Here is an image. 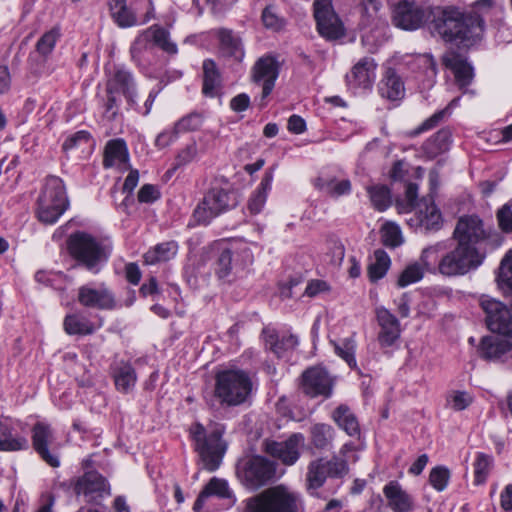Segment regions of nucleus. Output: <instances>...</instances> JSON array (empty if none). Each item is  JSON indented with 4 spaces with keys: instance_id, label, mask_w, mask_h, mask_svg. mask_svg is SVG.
Here are the masks:
<instances>
[{
    "instance_id": "obj_1",
    "label": "nucleus",
    "mask_w": 512,
    "mask_h": 512,
    "mask_svg": "<svg viewBox=\"0 0 512 512\" xmlns=\"http://www.w3.org/2000/svg\"><path fill=\"white\" fill-rule=\"evenodd\" d=\"M484 20L479 16L463 13L460 9L448 6L437 7L429 28L447 43L468 48L481 40L484 33Z\"/></svg>"
},
{
    "instance_id": "obj_2",
    "label": "nucleus",
    "mask_w": 512,
    "mask_h": 512,
    "mask_svg": "<svg viewBox=\"0 0 512 512\" xmlns=\"http://www.w3.org/2000/svg\"><path fill=\"white\" fill-rule=\"evenodd\" d=\"M224 432V425L215 422H210L207 427L197 422L190 427L195 450L198 452L204 468L210 472L219 468L226 452L227 444L222 439Z\"/></svg>"
},
{
    "instance_id": "obj_3",
    "label": "nucleus",
    "mask_w": 512,
    "mask_h": 512,
    "mask_svg": "<svg viewBox=\"0 0 512 512\" xmlns=\"http://www.w3.org/2000/svg\"><path fill=\"white\" fill-rule=\"evenodd\" d=\"M69 206L63 181L47 177L37 200L36 214L44 224H54Z\"/></svg>"
},
{
    "instance_id": "obj_4",
    "label": "nucleus",
    "mask_w": 512,
    "mask_h": 512,
    "mask_svg": "<svg viewBox=\"0 0 512 512\" xmlns=\"http://www.w3.org/2000/svg\"><path fill=\"white\" fill-rule=\"evenodd\" d=\"M298 503L295 492L277 485L247 499L244 512H298Z\"/></svg>"
},
{
    "instance_id": "obj_5",
    "label": "nucleus",
    "mask_w": 512,
    "mask_h": 512,
    "mask_svg": "<svg viewBox=\"0 0 512 512\" xmlns=\"http://www.w3.org/2000/svg\"><path fill=\"white\" fill-rule=\"evenodd\" d=\"M252 390L249 376L240 370H227L217 374L215 396L221 403L237 406L246 401Z\"/></svg>"
},
{
    "instance_id": "obj_6",
    "label": "nucleus",
    "mask_w": 512,
    "mask_h": 512,
    "mask_svg": "<svg viewBox=\"0 0 512 512\" xmlns=\"http://www.w3.org/2000/svg\"><path fill=\"white\" fill-rule=\"evenodd\" d=\"M349 472L346 459L333 455L330 459L319 457L312 460L307 467L306 488L310 494H314L321 488L326 479L343 478Z\"/></svg>"
},
{
    "instance_id": "obj_7",
    "label": "nucleus",
    "mask_w": 512,
    "mask_h": 512,
    "mask_svg": "<svg viewBox=\"0 0 512 512\" xmlns=\"http://www.w3.org/2000/svg\"><path fill=\"white\" fill-rule=\"evenodd\" d=\"M484 256L478 248L457 243L456 247L438 262V270L445 276L464 275L481 265Z\"/></svg>"
},
{
    "instance_id": "obj_8",
    "label": "nucleus",
    "mask_w": 512,
    "mask_h": 512,
    "mask_svg": "<svg viewBox=\"0 0 512 512\" xmlns=\"http://www.w3.org/2000/svg\"><path fill=\"white\" fill-rule=\"evenodd\" d=\"M31 446L38 457L51 468L61 466L60 444L52 426L44 421L36 422L31 428Z\"/></svg>"
},
{
    "instance_id": "obj_9",
    "label": "nucleus",
    "mask_w": 512,
    "mask_h": 512,
    "mask_svg": "<svg viewBox=\"0 0 512 512\" xmlns=\"http://www.w3.org/2000/svg\"><path fill=\"white\" fill-rule=\"evenodd\" d=\"M276 473L274 462L262 457L253 456L241 461L237 466L240 482L250 490H257L270 482Z\"/></svg>"
},
{
    "instance_id": "obj_10",
    "label": "nucleus",
    "mask_w": 512,
    "mask_h": 512,
    "mask_svg": "<svg viewBox=\"0 0 512 512\" xmlns=\"http://www.w3.org/2000/svg\"><path fill=\"white\" fill-rule=\"evenodd\" d=\"M237 204L233 194L222 188H212L197 205L193 216L197 223L208 224L213 218Z\"/></svg>"
},
{
    "instance_id": "obj_11",
    "label": "nucleus",
    "mask_w": 512,
    "mask_h": 512,
    "mask_svg": "<svg viewBox=\"0 0 512 512\" xmlns=\"http://www.w3.org/2000/svg\"><path fill=\"white\" fill-rule=\"evenodd\" d=\"M75 496L93 504L96 499V459L89 454L80 462V473L75 476ZM77 512H96L94 505L81 507Z\"/></svg>"
},
{
    "instance_id": "obj_12",
    "label": "nucleus",
    "mask_w": 512,
    "mask_h": 512,
    "mask_svg": "<svg viewBox=\"0 0 512 512\" xmlns=\"http://www.w3.org/2000/svg\"><path fill=\"white\" fill-rule=\"evenodd\" d=\"M314 17L319 34L328 41L345 36V28L332 7V0H315Z\"/></svg>"
},
{
    "instance_id": "obj_13",
    "label": "nucleus",
    "mask_w": 512,
    "mask_h": 512,
    "mask_svg": "<svg viewBox=\"0 0 512 512\" xmlns=\"http://www.w3.org/2000/svg\"><path fill=\"white\" fill-rule=\"evenodd\" d=\"M480 306L486 317L485 321L489 330L512 338V313L502 302L482 296Z\"/></svg>"
},
{
    "instance_id": "obj_14",
    "label": "nucleus",
    "mask_w": 512,
    "mask_h": 512,
    "mask_svg": "<svg viewBox=\"0 0 512 512\" xmlns=\"http://www.w3.org/2000/svg\"><path fill=\"white\" fill-rule=\"evenodd\" d=\"M107 93L108 100L105 105L106 109L104 117L108 120H113L117 115V94H124L131 105L135 103V93L131 74L124 69H117L113 76L108 80Z\"/></svg>"
},
{
    "instance_id": "obj_15",
    "label": "nucleus",
    "mask_w": 512,
    "mask_h": 512,
    "mask_svg": "<svg viewBox=\"0 0 512 512\" xmlns=\"http://www.w3.org/2000/svg\"><path fill=\"white\" fill-rule=\"evenodd\" d=\"M70 256L76 261V266L92 270L96 266V239L85 232H74L67 240Z\"/></svg>"
},
{
    "instance_id": "obj_16",
    "label": "nucleus",
    "mask_w": 512,
    "mask_h": 512,
    "mask_svg": "<svg viewBox=\"0 0 512 512\" xmlns=\"http://www.w3.org/2000/svg\"><path fill=\"white\" fill-rule=\"evenodd\" d=\"M488 235L483 221L477 215H464L458 219L452 237L457 243L477 248Z\"/></svg>"
},
{
    "instance_id": "obj_17",
    "label": "nucleus",
    "mask_w": 512,
    "mask_h": 512,
    "mask_svg": "<svg viewBox=\"0 0 512 512\" xmlns=\"http://www.w3.org/2000/svg\"><path fill=\"white\" fill-rule=\"evenodd\" d=\"M302 433H293L285 441L265 440L264 451L278 459L282 464L291 466L300 458V448L304 445Z\"/></svg>"
},
{
    "instance_id": "obj_18",
    "label": "nucleus",
    "mask_w": 512,
    "mask_h": 512,
    "mask_svg": "<svg viewBox=\"0 0 512 512\" xmlns=\"http://www.w3.org/2000/svg\"><path fill=\"white\" fill-rule=\"evenodd\" d=\"M301 389L310 397H329L332 393V379L326 370L312 367L305 370L301 376Z\"/></svg>"
},
{
    "instance_id": "obj_19",
    "label": "nucleus",
    "mask_w": 512,
    "mask_h": 512,
    "mask_svg": "<svg viewBox=\"0 0 512 512\" xmlns=\"http://www.w3.org/2000/svg\"><path fill=\"white\" fill-rule=\"evenodd\" d=\"M425 11L416 3L404 0L393 10V24L403 30L418 29L425 21Z\"/></svg>"
},
{
    "instance_id": "obj_20",
    "label": "nucleus",
    "mask_w": 512,
    "mask_h": 512,
    "mask_svg": "<svg viewBox=\"0 0 512 512\" xmlns=\"http://www.w3.org/2000/svg\"><path fill=\"white\" fill-rule=\"evenodd\" d=\"M279 75V65L272 56H265L255 63L252 79L255 83L263 82L262 99H265L273 90Z\"/></svg>"
},
{
    "instance_id": "obj_21",
    "label": "nucleus",
    "mask_w": 512,
    "mask_h": 512,
    "mask_svg": "<svg viewBox=\"0 0 512 512\" xmlns=\"http://www.w3.org/2000/svg\"><path fill=\"white\" fill-rule=\"evenodd\" d=\"M377 64L371 57L360 59L346 75V82L350 89H369L375 80Z\"/></svg>"
},
{
    "instance_id": "obj_22",
    "label": "nucleus",
    "mask_w": 512,
    "mask_h": 512,
    "mask_svg": "<svg viewBox=\"0 0 512 512\" xmlns=\"http://www.w3.org/2000/svg\"><path fill=\"white\" fill-rule=\"evenodd\" d=\"M480 356L489 361H506L512 357V342L499 336H485L479 346Z\"/></svg>"
},
{
    "instance_id": "obj_23",
    "label": "nucleus",
    "mask_w": 512,
    "mask_h": 512,
    "mask_svg": "<svg viewBox=\"0 0 512 512\" xmlns=\"http://www.w3.org/2000/svg\"><path fill=\"white\" fill-rule=\"evenodd\" d=\"M376 317L380 326L378 341L381 347H390L400 337V323L398 319L386 308L376 309Z\"/></svg>"
},
{
    "instance_id": "obj_24",
    "label": "nucleus",
    "mask_w": 512,
    "mask_h": 512,
    "mask_svg": "<svg viewBox=\"0 0 512 512\" xmlns=\"http://www.w3.org/2000/svg\"><path fill=\"white\" fill-rule=\"evenodd\" d=\"M442 64L453 72L460 89L470 85L474 77L473 68L461 55L455 52L446 53L442 57Z\"/></svg>"
},
{
    "instance_id": "obj_25",
    "label": "nucleus",
    "mask_w": 512,
    "mask_h": 512,
    "mask_svg": "<svg viewBox=\"0 0 512 512\" xmlns=\"http://www.w3.org/2000/svg\"><path fill=\"white\" fill-rule=\"evenodd\" d=\"M417 224L425 231H437L442 226V216L432 197H424L418 204Z\"/></svg>"
},
{
    "instance_id": "obj_26",
    "label": "nucleus",
    "mask_w": 512,
    "mask_h": 512,
    "mask_svg": "<svg viewBox=\"0 0 512 512\" xmlns=\"http://www.w3.org/2000/svg\"><path fill=\"white\" fill-rule=\"evenodd\" d=\"M103 165L104 167H129V152L126 142L121 139L109 140L103 152Z\"/></svg>"
},
{
    "instance_id": "obj_27",
    "label": "nucleus",
    "mask_w": 512,
    "mask_h": 512,
    "mask_svg": "<svg viewBox=\"0 0 512 512\" xmlns=\"http://www.w3.org/2000/svg\"><path fill=\"white\" fill-rule=\"evenodd\" d=\"M331 417L337 426L345 431L347 435L354 438H360L361 429L359 421L349 406L345 404L339 405L334 409Z\"/></svg>"
},
{
    "instance_id": "obj_28",
    "label": "nucleus",
    "mask_w": 512,
    "mask_h": 512,
    "mask_svg": "<svg viewBox=\"0 0 512 512\" xmlns=\"http://www.w3.org/2000/svg\"><path fill=\"white\" fill-rule=\"evenodd\" d=\"M388 506L394 512H409L413 508L411 497L401 488L398 482L391 481L383 489Z\"/></svg>"
},
{
    "instance_id": "obj_29",
    "label": "nucleus",
    "mask_w": 512,
    "mask_h": 512,
    "mask_svg": "<svg viewBox=\"0 0 512 512\" xmlns=\"http://www.w3.org/2000/svg\"><path fill=\"white\" fill-rule=\"evenodd\" d=\"M335 438V429L327 423H315L309 428V442L318 451L330 450Z\"/></svg>"
},
{
    "instance_id": "obj_30",
    "label": "nucleus",
    "mask_w": 512,
    "mask_h": 512,
    "mask_svg": "<svg viewBox=\"0 0 512 512\" xmlns=\"http://www.w3.org/2000/svg\"><path fill=\"white\" fill-rule=\"evenodd\" d=\"M13 430L9 423L0 420V451L17 452L29 448L28 439L23 435L14 434Z\"/></svg>"
},
{
    "instance_id": "obj_31",
    "label": "nucleus",
    "mask_w": 512,
    "mask_h": 512,
    "mask_svg": "<svg viewBox=\"0 0 512 512\" xmlns=\"http://www.w3.org/2000/svg\"><path fill=\"white\" fill-rule=\"evenodd\" d=\"M379 93L383 98L390 101L400 100L404 97V83L394 69L388 68L386 70L384 78L379 85Z\"/></svg>"
},
{
    "instance_id": "obj_32",
    "label": "nucleus",
    "mask_w": 512,
    "mask_h": 512,
    "mask_svg": "<svg viewBox=\"0 0 512 512\" xmlns=\"http://www.w3.org/2000/svg\"><path fill=\"white\" fill-rule=\"evenodd\" d=\"M263 334L266 347L277 357L284 356L298 345L297 337L292 334L280 337L276 332L267 329L263 330Z\"/></svg>"
},
{
    "instance_id": "obj_33",
    "label": "nucleus",
    "mask_w": 512,
    "mask_h": 512,
    "mask_svg": "<svg viewBox=\"0 0 512 512\" xmlns=\"http://www.w3.org/2000/svg\"><path fill=\"white\" fill-rule=\"evenodd\" d=\"M314 185L318 190L335 198L351 191V182L348 179L339 181L333 176H319L315 179Z\"/></svg>"
},
{
    "instance_id": "obj_34",
    "label": "nucleus",
    "mask_w": 512,
    "mask_h": 512,
    "mask_svg": "<svg viewBox=\"0 0 512 512\" xmlns=\"http://www.w3.org/2000/svg\"><path fill=\"white\" fill-rule=\"evenodd\" d=\"M221 52L232 57L237 61H241L244 57V50L239 37L233 34L231 30L220 29L218 31Z\"/></svg>"
},
{
    "instance_id": "obj_35",
    "label": "nucleus",
    "mask_w": 512,
    "mask_h": 512,
    "mask_svg": "<svg viewBox=\"0 0 512 512\" xmlns=\"http://www.w3.org/2000/svg\"><path fill=\"white\" fill-rule=\"evenodd\" d=\"M113 378L116 388L121 392L130 391L136 383L134 368L126 362H120L113 368Z\"/></svg>"
},
{
    "instance_id": "obj_36",
    "label": "nucleus",
    "mask_w": 512,
    "mask_h": 512,
    "mask_svg": "<svg viewBox=\"0 0 512 512\" xmlns=\"http://www.w3.org/2000/svg\"><path fill=\"white\" fill-rule=\"evenodd\" d=\"M220 73L213 60L207 59L203 62V88L204 95L214 97L220 87Z\"/></svg>"
},
{
    "instance_id": "obj_37",
    "label": "nucleus",
    "mask_w": 512,
    "mask_h": 512,
    "mask_svg": "<svg viewBox=\"0 0 512 512\" xmlns=\"http://www.w3.org/2000/svg\"><path fill=\"white\" fill-rule=\"evenodd\" d=\"M450 138V131L441 129L423 144V151L429 158H435L448 150Z\"/></svg>"
},
{
    "instance_id": "obj_38",
    "label": "nucleus",
    "mask_w": 512,
    "mask_h": 512,
    "mask_svg": "<svg viewBox=\"0 0 512 512\" xmlns=\"http://www.w3.org/2000/svg\"><path fill=\"white\" fill-rule=\"evenodd\" d=\"M177 250L178 245L175 241L160 243L144 254V262L146 264H155L161 261H168L176 255Z\"/></svg>"
},
{
    "instance_id": "obj_39",
    "label": "nucleus",
    "mask_w": 512,
    "mask_h": 512,
    "mask_svg": "<svg viewBox=\"0 0 512 512\" xmlns=\"http://www.w3.org/2000/svg\"><path fill=\"white\" fill-rule=\"evenodd\" d=\"M64 330L69 335H89L94 331L93 323L79 314L67 315L64 319Z\"/></svg>"
},
{
    "instance_id": "obj_40",
    "label": "nucleus",
    "mask_w": 512,
    "mask_h": 512,
    "mask_svg": "<svg viewBox=\"0 0 512 512\" xmlns=\"http://www.w3.org/2000/svg\"><path fill=\"white\" fill-rule=\"evenodd\" d=\"M112 17L121 27H130L136 24V16L126 6V0H108Z\"/></svg>"
},
{
    "instance_id": "obj_41",
    "label": "nucleus",
    "mask_w": 512,
    "mask_h": 512,
    "mask_svg": "<svg viewBox=\"0 0 512 512\" xmlns=\"http://www.w3.org/2000/svg\"><path fill=\"white\" fill-rule=\"evenodd\" d=\"M373 207L378 211L386 210L392 203L390 189L386 185H373L367 188Z\"/></svg>"
},
{
    "instance_id": "obj_42",
    "label": "nucleus",
    "mask_w": 512,
    "mask_h": 512,
    "mask_svg": "<svg viewBox=\"0 0 512 512\" xmlns=\"http://www.w3.org/2000/svg\"><path fill=\"white\" fill-rule=\"evenodd\" d=\"M374 256L375 262L368 267V275L373 282L384 277L390 266V258L384 250H376Z\"/></svg>"
},
{
    "instance_id": "obj_43",
    "label": "nucleus",
    "mask_w": 512,
    "mask_h": 512,
    "mask_svg": "<svg viewBox=\"0 0 512 512\" xmlns=\"http://www.w3.org/2000/svg\"><path fill=\"white\" fill-rule=\"evenodd\" d=\"M233 270L232 251L228 248L223 249L215 262V273L220 279H229Z\"/></svg>"
},
{
    "instance_id": "obj_44",
    "label": "nucleus",
    "mask_w": 512,
    "mask_h": 512,
    "mask_svg": "<svg viewBox=\"0 0 512 512\" xmlns=\"http://www.w3.org/2000/svg\"><path fill=\"white\" fill-rule=\"evenodd\" d=\"M261 19L265 28L273 31H280L286 25V20L279 16L276 7L272 4L263 9Z\"/></svg>"
},
{
    "instance_id": "obj_45",
    "label": "nucleus",
    "mask_w": 512,
    "mask_h": 512,
    "mask_svg": "<svg viewBox=\"0 0 512 512\" xmlns=\"http://www.w3.org/2000/svg\"><path fill=\"white\" fill-rule=\"evenodd\" d=\"M424 276V268L418 263L408 265L399 275L397 285L399 287H406L412 283L420 281Z\"/></svg>"
},
{
    "instance_id": "obj_46",
    "label": "nucleus",
    "mask_w": 512,
    "mask_h": 512,
    "mask_svg": "<svg viewBox=\"0 0 512 512\" xmlns=\"http://www.w3.org/2000/svg\"><path fill=\"white\" fill-rule=\"evenodd\" d=\"M148 32L151 33L153 42L162 50L170 54L177 52L176 44L170 41L167 30L159 26H152Z\"/></svg>"
},
{
    "instance_id": "obj_47",
    "label": "nucleus",
    "mask_w": 512,
    "mask_h": 512,
    "mask_svg": "<svg viewBox=\"0 0 512 512\" xmlns=\"http://www.w3.org/2000/svg\"><path fill=\"white\" fill-rule=\"evenodd\" d=\"M335 353L340 356L352 369L357 368L355 359V342L352 339H345L341 344L333 342Z\"/></svg>"
},
{
    "instance_id": "obj_48",
    "label": "nucleus",
    "mask_w": 512,
    "mask_h": 512,
    "mask_svg": "<svg viewBox=\"0 0 512 512\" xmlns=\"http://www.w3.org/2000/svg\"><path fill=\"white\" fill-rule=\"evenodd\" d=\"M492 465V457L484 454L478 453L475 463H474V475H475V484L480 485L483 484L488 476L490 467Z\"/></svg>"
},
{
    "instance_id": "obj_49",
    "label": "nucleus",
    "mask_w": 512,
    "mask_h": 512,
    "mask_svg": "<svg viewBox=\"0 0 512 512\" xmlns=\"http://www.w3.org/2000/svg\"><path fill=\"white\" fill-rule=\"evenodd\" d=\"M203 490L208 496L215 495L220 498H232V492L228 487L227 481L217 477L210 479Z\"/></svg>"
},
{
    "instance_id": "obj_50",
    "label": "nucleus",
    "mask_w": 512,
    "mask_h": 512,
    "mask_svg": "<svg viewBox=\"0 0 512 512\" xmlns=\"http://www.w3.org/2000/svg\"><path fill=\"white\" fill-rule=\"evenodd\" d=\"M382 240L388 247H398L403 243V238L399 226L394 223H387L383 227Z\"/></svg>"
},
{
    "instance_id": "obj_51",
    "label": "nucleus",
    "mask_w": 512,
    "mask_h": 512,
    "mask_svg": "<svg viewBox=\"0 0 512 512\" xmlns=\"http://www.w3.org/2000/svg\"><path fill=\"white\" fill-rule=\"evenodd\" d=\"M450 471L444 466L434 467L429 474L430 484L437 490L443 491L449 482Z\"/></svg>"
},
{
    "instance_id": "obj_52",
    "label": "nucleus",
    "mask_w": 512,
    "mask_h": 512,
    "mask_svg": "<svg viewBox=\"0 0 512 512\" xmlns=\"http://www.w3.org/2000/svg\"><path fill=\"white\" fill-rule=\"evenodd\" d=\"M202 124V118L197 113H191L181 118L174 126L175 135L181 132L197 130Z\"/></svg>"
},
{
    "instance_id": "obj_53",
    "label": "nucleus",
    "mask_w": 512,
    "mask_h": 512,
    "mask_svg": "<svg viewBox=\"0 0 512 512\" xmlns=\"http://www.w3.org/2000/svg\"><path fill=\"white\" fill-rule=\"evenodd\" d=\"M57 38L58 33L55 30H50L44 33L37 41L36 51L42 56L46 57L53 51Z\"/></svg>"
},
{
    "instance_id": "obj_54",
    "label": "nucleus",
    "mask_w": 512,
    "mask_h": 512,
    "mask_svg": "<svg viewBox=\"0 0 512 512\" xmlns=\"http://www.w3.org/2000/svg\"><path fill=\"white\" fill-rule=\"evenodd\" d=\"M447 401L453 410L462 411L471 405L473 397L465 391H454L449 395Z\"/></svg>"
},
{
    "instance_id": "obj_55",
    "label": "nucleus",
    "mask_w": 512,
    "mask_h": 512,
    "mask_svg": "<svg viewBox=\"0 0 512 512\" xmlns=\"http://www.w3.org/2000/svg\"><path fill=\"white\" fill-rule=\"evenodd\" d=\"M498 280L512 290V250L501 261Z\"/></svg>"
},
{
    "instance_id": "obj_56",
    "label": "nucleus",
    "mask_w": 512,
    "mask_h": 512,
    "mask_svg": "<svg viewBox=\"0 0 512 512\" xmlns=\"http://www.w3.org/2000/svg\"><path fill=\"white\" fill-rule=\"evenodd\" d=\"M499 227L506 233H512V201L504 204L497 212Z\"/></svg>"
},
{
    "instance_id": "obj_57",
    "label": "nucleus",
    "mask_w": 512,
    "mask_h": 512,
    "mask_svg": "<svg viewBox=\"0 0 512 512\" xmlns=\"http://www.w3.org/2000/svg\"><path fill=\"white\" fill-rule=\"evenodd\" d=\"M442 245L440 243H437L435 245L429 246L425 248L422 251L420 261L421 265L425 267L426 269H432L434 268L437 260H438V253L441 251Z\"/></svg>"
},
{
    "instance_id": "obj_58",
    "label": "nucleus",
    "mask_w": 512,
    "mask_h": 512,
    "mask_svg": "<svg viewBox=\"0 0 512 512\" xmlns=\"http://www.w3.org/2000/svg\"><path fill=\"white\" fill-rule=\"evenodd\" d=\"M447 111H448V107L443 109V110H441V111L436 112L431 117L426 119L415 130H413L411 132V135L412 136H417V135L421 134L422 132H425L427 130H430V129L434 128L435 126H437L439 124L440 121H442L444 119V117L447 114Z\"/></svg>"
},
{
    "instance_id": "obj_59",
    "label": "nucleus",
    "mask_w": 512,
    "mask_h": 512,
    "mask_svg": "<svg viewBox=\"0 0 512 512\" xmlns=\"http://www.w3.org/2000/svg\"><path fill=\"white\" fill-rule=\"evenodd\" d=\"M91 135L89 132L81 130L70 136H68L62 144V149L64 151L71 150L83 143H88Z\"/></svg>"
},
{
    "instance_id": "obj_60",
    "label": "nucleus",
    "mask_w": 512,
    "mask_h": 512,
    "mask_svg": "<svg viewBox=\"0 0 512 512\" xmlns=\"http://www.w3.org/2000/svg\"><path fill=\"white\" fill-rule=\"evenodd\" d=\"M78 302L85 307L96 306V289L91 285H83L78 290Z\"/></svg>"
},
{
    "instance_id": "obj_61",
    "label": "nucleus",
    "mask_w": 512,
    "mask_h": 512,
    "mask_svg": "<svg viewBox=\"0 0 512 512\" xmlns=\"http://www.w3.org/2000/svg\"><path fill=\"white\" fill-rule=\"evenodd\" d=\"M197 145L196 143L188 144L184 149H182L176 156L175 159V168L184 166L197 156Z\"/></svg>"
},
{
    "instance_id": "obj_62",
    "label": "nucleus",
    "mask_w": 512,
    "mask_h": 512,
    "mask_svg": "<svg viewBox=\"0 0 512 512\" xmlns=\"http://www.w3.org/2000/svg\"><path fill=\"white\" fill-rule=\"evenodd\" d=\"M496 7H498L497 0H477L473 5V10L468 14L479 16L483 20V15Z\"/></svg>"
},
{
    "instance_id": "obj_63",
    "label": "nucleus",
    "mask_w": 512,
    "mask_h": 512,
    "mask_svg": "<svg viewBox=\"0 0 512 512\" xmlns=\"http://www.w3.org/2000/svg\"><path fill=\"white\" fill-rule=\"evenodd\" d=\"M159 198V191L154 185L145 184L138 192V201L141 203H152Z\"/></svg>"
},
{
    "instance_id": "obj_64",
    "label": "nucleus",
    "mask_w": 512,
    "mask_h": 512,
    "mask_svg": "<svg viewBox=\"0 0 512 512\" xmlns=\"http://www.w3.org/2000/svg\"><path fill=\"white\" fill-rule=\"evenodd\" d=\"M327 256L329 257V263L332 266H340L345 256L344 246L339 242H334Z\"/></svg>"
}]
</instances>
